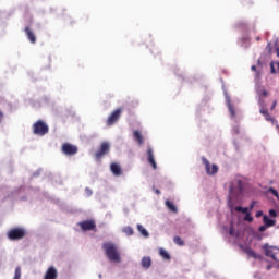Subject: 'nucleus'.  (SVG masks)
Wrapping results in <instances>:
<instances>
[{"label": "nucleus", "mask_w": 279, "mask_h": 279, "mask_svg": "<svg viewBox=\"0 0 279 279\" xmlns=\"http://www.w3.org/2000/svg\"><path fill=\"white\" fill-rule=\"evenodd\" d=\"M263 221L267 228H272V226H276V220L270 219L267 215L263 217Z\"/></svg>", "instance_id": "13"}, {"label": "nucleus", "mask_w": 279, "mask_h": 279, "mask_svg": "<svg viewBox=\"0 0 279 279\" xmlns=\"http://www.w3.org/2000/svg\"><path fill=\"white\" fill-rule=\"evenodd\" d=\"M159 254L163 260H171V255L165 248H160Z\"/></svg>", "instance_id": "18"}, {"label": "nucleus", "mask_w": 279, "mask_h": 279, "mask_svg": "<svg viewBox=\"0 0 279 279\" xmlns=\"http://www.w3.org/2000/svg\"><path fill=\"white\" fill-rule=\"evenodd\" d=\"M252 71H256V65H252Z\"/></svg>", "instance_id": "40"}, {"label": "nucleus", "mask_w": 279, "mask_h": 279, "mask_svg": "<svg viewBox=\"0 0 279 279\" xmlns=\"http://www.w3.org/2000/svg\"><path fill=\"white\" fill-rule=\"evenodd\" d=\"M147 156H148V162H149V165H151L153 169H158L156 159L154 158V149H151V147H148Z\"/></svg>", "instance_id": "11"}, {"label": "nucleus", "mask_w": 279, "mask_h": 279, "mask_svg": "<svg viewBox=\"0 0 279 279\" xmlns=\"http://www.w3.org/2000/svg\"><path fill=\"white\" fill-rule=\"evenodd\" d=\"M25 234H27L25 229L13 228L8 231L7 236L10 241H21V239H25Z\"/></svg>", "instance_id": "3"}, {"label": "nucleus", "mask_w": 279, "mask_h": 279, "mask_svg": "<svg viewBox=\"0 0 279 279\" xmlns=\"http://www.w3.org/2000/svg\"><path fill=\"white\" fill-rule=\"evenodd\" d=\"M166 206L172 213H178V207H175V205L173 203H171L170 201H166Z\"/></svg>", "instance_id": "19"}, {"label": "nucleus", "mask_w": 279, "mask_h": 279, "mask_svg": "<svg viewBox=\"0 0 279 279\" xmlns=\"http://www.w3.org/2000/svg\"><path fill=\"white\" fill-rule=\"evenodd\" d=\"M110 170L116 175V178H119V175H123V170L121 169V166L119 163H111Z\"/></svg>", "instance_id": "12"}, {"label": "nucleus", "mask_w": 279, "mask_h": 279, "mask_svg": "<svg viewBox=\"0 0 279 279\" xmlns=\"http://www.w3.org/2000/svg\"><path fill=\"white\" fill-rule=\"evenodd\" d=\"M137 230L142 234V236L148 239L149 232L147 231V229H145V227H143V225H137Z\"/></svg>", "instance_id": "16"}, {"label": "nucleus", "mask_w": 279, "mask_h": 279, "mask_svg": "<svg viewBox=\"0 0 279 279\" xmlns=\"http://www.w3.org/2000/svg\"><path fill=\"white\" fill-rule=\"evenodd\" d=\"M202 162L205 167V171L207 173V175H216V173H218L219 171V167H217V165H211L210 167V161H208V159L206 157H202Z\"/></svg>", "instance_id": "5"}, {"label": "nucleus", "mask_w": 279, "mask_h": 279, "mask_svg": "<svg viewBox=\"0 0 279 279\" xmlns=\"http://www.w3.org/2000/svg\"><path fill=\"white\" fill-rule=\"evenodd\" d=\"M269 216L270 217H278V213L276 211V209H270L269 210Z\"/></svg>", "instance_id": "28"}, {"label": "nucleus", "mask_w": 279, "mask_h": 279, "mask_svg": "<svg viewBox=\"0 0 279 279\" xmlns=\"http://www.w3.org/2000/svg\"><path fill=\"white\" fill-rule=\"evenodd\" d=\"M141 265L144 269H149L151 267V257H143Z\"/></svg>", "instance_id": "14"}, {"label": "nucleus", "mask_w": 279, "mask_h": 279, "mask_svg": "<svg viewBox=\"0 0 279 279\" xmlns=\"http://www.w3.org/2000/svg\"><path fill=\"white\" fill-rule=\"evenodd\" d=\"M13 279H21V267L15 268L14 277Z\"/></svg>", "instance_id": "24"}, {"label": "nucleus", "mask_w": 279, "mask_h": 279, "mask_svg": "<svg viewBox=\"0 0 279 279\" xmlns=\"http://www.w3.org/2000/svg\"><path fill=\"white\" fill-rule=\"evenodd\" d=\"M268 269H271V266H268Z\"/></svg>", "instance_id": "41"}, {"label": "nucleus", "mask_w": 279, "mask_h": 279, "mask_svg": "<svg viewBox=\"0 0 279 279\" xmlns=\"http://www.w3.org/2000/svg\"><path fill=\"white\" fill-rule=\"evenodd\" d=\"M268 193H271L275 197H277V199H279V194H278V191H276V189L270 187L268 190Z\"/></svg>", "instance_id": "25"}, {"label": "nucleus", "mask_w": 279, "mask_h": 279, "mask_svg": "<svg viewBox=\"0 0 279 279\" xmlns=\"http://www.w3.org/2000/svg\"><path fill=\"white\" fill-rule=\"evenodd\" d=\"M133 136H134V140L138 143V145H143L144 138H143V135L141 134V131H134Z\"/></svg>", "instance_id": "15"}, {"label": "nucleus", "mask_w": 279, "mask_h": 279, "mask_svg": "<svg viewBox=\"0 0 279 279\" xmlns=\"http://www.w3.org/2000/svg\"><path fill=\"white\" fill-rule=\"evenodd\" d=\"M3 117H4L3 111L0 110V123H2Z\"/></svg>", "instance_id": "36"}, {"label": "nucleus", "mask_w": 279, "mask_h": 279, "mask_svg": "<svg viewBox=\"0 0 279 279\" xmlns=\"http://www.w3.org/2000/svg\"><path fill=\"white\" fill-rule=\"evenodd\" d=\"M276 106H278V100H274L270 107V110H276Z\"/></svg>", "instance_id": "30"}, {"label": "nucleus", "mask_w": 279, "mask_h": 279, "mask_svg": "<svg viewBox=\"0 0 279 279\" xmlns=\"http://www.w3.org/2000/svg\"><path fill=\"white\" fill-rule=\"evenodd\" d=\"M123 232H125L128 236H132L134 234V229H132V227H124Z\"/></svg>", "instance_id": "23"}, {"label": "nucleus", "mask_w": 279, "mask_h": 279, "mask_svg": "<svg viewBox=\"0 0 279 279\" xmlns=\"http://www.w3.org/2000/svg\"><path fill=\"white\" fill-rule=\"evenodd\" d=\"M271 73H276V69L274 68V63L271 64Z\"/></svg>", "instance_id": "38"}, {"label": "nucleus", "mask_w": 279, "mask_h": 279, "mask_svg": "<svg viewBox=\"0 0 279 279\" xmlns=\"http://www.w3.org/2000/svg\"><path fill=\"white\" fill-rule=\"evenodd\" d=\"M61 151L65 156H75V154H77V146L70 143H64L61 147Z\"/></svg>", "instance_id": "6"}, {"label": "nucleus", "mask_w": 279, "mask_h": 279, "mask_svg": "<svg viewBox=\"0 0 279 279\" xmlns=\"http://www.w3.org/2000/svg\"><path fill=\"white\" fill-rule=\"evenodd\" d=\"M235 210L236 213H243V215H247L250 213V208L241 206L235 207Z\"/></svg>", "instance_id": "21"}, {"label": "nucleus", "mask_w": 279, "mask_h": 279, "mask_svg": "<svg viewBox=\"0 0 279 279\" xmlns=\"http://www.w3.org/2000/svg\"><path fill=\"white\" fill-rule=\"evenodd\" d=\"M29 43H32V45H36V34H34V31H32V28H29V26H26L24 29Z\"/></svg>", "instance_id": "10"}, {"label": "nucleus", "mask_w": 279, "mask_h": 279, "mask_svg": "<svg viewBox=\"0 0 279 279\" xmlns=\"http://www.w3.org/2000/svg\"><path fill=\"white\" fill-rule=\"evenodd\" d=\"M173 242L175 243V245H179L180 247L184 246V240H182V238L178 235L173 238Z\"/></svg>", "instance_id": "20"}, {"label": "nucleus", "mask_w": 279, "mask_h": 279, "mask_svg": "<svg viewBox=\"0 0 279 279\" xmlns=\"http://www.w3.org/2000/svg\"><path fill=\"white\" fill-rule=\"evenodd\" d=\"M244 221H250V222L254 221V217H252V214L250 213L245 214Z\"/></svg>", "instance_id": "26"}, {"label": "nucleus", "mask_w": 279, "mask_h": 279, "mask_svg": "<svg viewBox=\"0 0 279 279\" xmlns=\"http://www.w3.org/2000/svg\"><path fill=\"white\" fill-rule=\"evenodd\" d=\"M265 253H266V256H270L272 260H276V255L274 254V251L271 250V247L266 248Z\"/></svg>", "instance_id": "22"}, {"label": "nucleus", "mask_w": 279, "mask_h": 279, "mask_svg": "<svg viewBox=\"0 0 279 279\" xmlns=\"http://www.w3.org/2000/svg\"><path fill=\"white\" fill-rule=\"evenodd\" d=\"M123 112V109L118 108L116 109L107 119V125H114L119 119H121V113Z\"/></svg>", "instance_id": "7"}, {"label": "nucleus", "mask_w": 279, "mask_h": 279, "mask_svg": "<svg viewBox=\"0 0 279 279\" xmlns=\"http://www.w3.org/2000/svg\"><path fill=\"white\" fill-rule=\"evenodd\" d=\"M155 193H156L157 195H160V190H155Z\"/></svg>", "instance_id": "39"}, {"label": "nucleus", "mask_w": 279, "mask_h": 279, "mask_svg": "<svg viewBox=\"0 0 279 279\" xmlns=\"http://www.w3.org/2000/svg\"><path fill=\"white\" fill-rule=\"evenodd\" d=\"M265 230H267V225L259 227V232H265Z\"/></svg>", "instance_id": "35"}, {"label": "nucleus", "mask_w": 279, "mask_h": 279, "mask_svg": "<svg viewBox=\"0 0 279 279\" xmlns=\"http://www.w3.org/2000/svg\"><path fill=\"white\" fill-rule=\"evenodd\" d=\"M44 279H58V269L56 267L50 266L44 276Z\"/></svg>", "instance_id": "9"}, {"label": "nucleus", "mask_w": 279, "mask_h": 279, "mask_svg": "<svg viewBox=\"0 0 279 279\" xmlns=\"http://www.w3.org/2000/svg\"><path fill=\"white\" fill-rule=\"evenodd\" d=\"M245 254H247V256H251L252 258H260V255L256 254V252H254V250L247 247L244 250Z\"/></svg>", "instance_id": "17"}, {"label": "nucleus", "mask_w": 279, "mask_h": 279, "mask_svg": "<svg viewBox=\"0 0 279 279\" xmlns=\"http://www.w3.org/2000/svg\"><path fill=\"white\" fill-rule=\"evenodd\" d=\"M267 95H268L267 90H263V92H262V96H263V97H267Z\"/></svg>", "instance_id": "37"}, {"label": "nucleus", "mask_w": 279, "mask_h": 279, "mask_svg": "<svg viewBox=\"0 0 279 279\" xmlns=\"http://www.w3.org/2000/svg\"><path fill=\"white\" fill-rule=\"evenodd\" d=\"M267 121H270L271 123H276V119L271 117V114L264 116Z\"/></svg>", "instance_id": "27"}, {"label": "nucleus", "mask_w": 279, "mask_h": 279, "mask_svg": "<svg viewBox=\"0 0 279 279\" xmlns=\"http://www.w3.org/2000/svg\"><path fill=\"white\" fill-rule=\"evenodd\" d=\"M33 133L36 136H45V134H49V125L45 121L38 120L33 124Z\"/></svg>", "instance_id": "2"}, {"label": "nucleus", "mask_w": 279, "mask_h": 279, "mask_svg": "<svg viewBox=\"0 0 279 279\" xmlns=\"http://www.w3.org/2000/svg\"><path fill=\"white\" fill-rule=\"evenodd\" d=\"M229 234L230 236H234V227H230Z\"/></svg>", "instance_id": "32"}, {"label": "nucleus", "mask_w": 279, "mask_h": 279, "mask_svg": "<svg viewBox=\"0 0 279 279\" xmlns=\"http://www.w3.org/2000/svg\"><path fill=\"white\" fill-rule=\"evenodd\" d=\"M78 226L83 232H88L90 230H96L97 225L95 223V220H84L78 222Z\"/></svg>", "instance_id": "8"}, {"label": "nucleus", "mask_w": 279, "mask_h": 279, "mask_svg": "<svg viewBox=\"0 0 279 279\" xmlns=\"http://www.w3.org/2000/svg\"><path fill=\"white\" fill-rule=\"evenodd\" d=\"M260 114H263L264 117L269 114V111H267V109H260Z\"/></svg>", "instance_id": "31"}, {"label": "nucleus", "mask_w": 279, "mask_h": 279, "mask_svg": "<svg viewBox=\"0 0 279 279\" xmlns=\"http://www.w3.org/2000/svg\"><path fill=\"white\" fill-rule=\"evenodd\" d=\"M255 217H257V218L263 217V210L256 211Z\"/></svg>", "instance_id": "34"}, {"label": "nucleus", "mask_w": 279, "mask_h": 279, "mask_svg": "<svg viewBox=\"0 0 279 279\" xmlns=\"http://www.w3.org/2000/svg\"><path fill=\"white\" fill-rule=\"evenodd\" d=\"M102 250L109 260L111 263H121V253L119 252V247L111 242H105L102 244Z\"/></svg>", "instance_id": "1"}, {"label": "nucleus", "mask_w": 279, "mask_h": 279, "mask_svg": "<svg viewBox=\"0 0 279 279\" xmlns=\"http://www.w3.org/2000/svg\"><path fill=\"white\" fill-rule=\"evenodd\" d=\"M254 206H256V201H253V202L251 203L248 210H253V209H254Z\"/></svg>", "instance_id": "33"}, {"label": "nucleus", "mask_w": 279, "mask_h": 279, "mask_svg": "<svg viewBox=\"0 0 279 279\" xmlns=\"http://www.w3.org/2000/svg\"><path fill=\"white\" fill-rule=\"evenodd\" d=\"M108 154H110V143L102 142L98 150L95 153L94 158L99 162L104 156H108Z\"/></svg>", "instance_id": "4"}, {"label": "nucleus", "mask_w": 279, "mask_h": 279, "mask_svg": "<svg viewBox=\"0 0 279 279\" xmlns=\"http://www.w3.org/2000/svg\"><path fill=\"white\" fill-rule=\"evenodd\" d=\"M229 110H230V114L231 117H235V112H234V107H232V105H229Z\"/></svg>", "instance_id": "29"}]
</instances>
